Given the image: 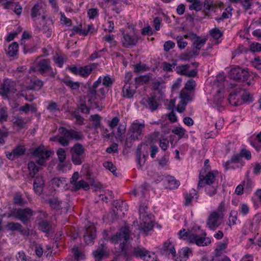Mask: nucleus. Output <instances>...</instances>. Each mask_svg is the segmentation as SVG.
<instances>
[{
	"instance_id": "f257e3e1",
	"label": "nucleus",
	"mask_w": 261,
	"mask_h": 261,
	"mask_svg": "<svg viewBox=\"0 0 261 261\" xmlns=\"http://www.w3.org/2000/svg\"><path fill=\"white\" fill-rule=\"evenodd\" d=\"M130 230L127 224L121 227L118 232L111 237V241L114 243L120 242L119 248L122 255L125 256L126 255V242L129 239Z\"/></svg>"
},
{
	"instance_id": "f03ea898",
	"label": "nucleus",
	"mask_w": 261,
	"mask_h": 261,
	"mask_svg": "<svg viewBox=\"0 0 261 261\" xmlns=\"http://www.w3.org/2000/svg\"><path fill=\"white\" fill-rule=\"evenodd\" d=\"M179 238L184 240H188L190 243H195L198 246H207L211 242L209 238L205 237L206 235L205 232L202 234H197L191 233L186 231V229L183 228L179 232Z\"/></svg>"
},
{
	"instance_id": "7ed1b4c3",
	"label": "nucleus",
	"mask_w": 261,
	"mask_h": 261,
	"mask_svg": "<svg viewBox=\"0 0 261 261\" xmlns=\"http://www.w3.org/2000/svg\"><path fill=\"white\" fill-rule=\"evenodd\" d=\"M145 127L144 121L141 122L138 120H135L130 126L128 136L126 139V143L142 139L144 135Z\"/></svg>"
},
{
	"instance_id": "20e7f679",
	"label": "nucleus",
	"mask_w": 261,
	"mask_h": 261,
	"mask_svg": "<svg viewBox=\"0 0 261 261\" xmlns=\"http://www.w3.org/2000/svg\"><path fill=\"white\" fill-rule=\"evenodd\" d=\"M71 160L75 165H81L86 158L85 149L82 144L76 143L70 148Z\"/></svg>"
},
{
	"instance_id": "39448f33",
	"label": "nucleus",
	"mask_w": 261,
	"mask_h": 261,
	"mask_svg": "<svg viewBox=\"0 0 261 261\" xmlns=\"http://www.w3.org/2000/svg\"><path fill=\"white\" fill-rule=\"evenodd\" d=\"M34 214V211L30 208H13L8 214V217H13L20 220L23 224H26Z\"/></svg>"
},
{
	"instance_id": "423d86ee",
	"label": "nucleus",
	"mask_w": 261,
	"mask_h": 261,
	"mask_svg": "<svg viewBox=\"0 0 261 261\" xmlns=\"http://www.w3.org/2000/svg\"><path fill=\"white\" fill-rule=\"evenodd\" d=\"M37 68L38 72L44 76L54 77L56 74L50 66L49 59H42L39 61L37 64Z\"/></svg>"
},
{
	"instance_id": "0eeeda50",
	"label": "nucleus",
	"mask_w": 261,
	"mask_h": 261,
	"mask_svg": "<svg viewBox=\"0 0 261 261\" xmlns=\"http://www.w3.org/2000/svg\"><path fill=\"white\" fill-rule=\"evenodd\" d=\"M45 202L49 205L52 209L61 210L64 213L67 212L70 207V205L67 202L61 200L56 197H49L45 200Z\"/></svg>"
},
{
	"instance_id": "6e6552de",
	"label": "nucleus",
	"mask_w": 261,
	"mask_h": 261,
	"mask_svg": "<svg viewBox=\"0 0 261 261\" xmlns=\"http://www.w3.org/2000/svg\"><path fill=\"white\" fill-rule=\"evenodd\" d=\"M133 254L136 257H139L146 261H155L156 255L153 252H150L145 248L142 247H137L133 249Z\"/></svg>"
},
{
	"instance_id": "1a4fd4ad",
	"label": "nucleus",
	"mask_w": 261,
	"mask_h": 261,
	"mask_svg": "<svg viewBox=\"0 0 261 261\" xmlns=\"http://www.w3.org/2000/svg\"><path fill=\"white\" fill-rule=\"evenodd\" d=\"M59 132L61 135H64L65 138L69 140H74L80 141L84 138L82 132L72 129H67L64 127H60L59 128Z\"/></svg>"
},
{
	"instance_id": "9d476101",
	"label": "nucleus",
	"mask_w": 261,
	"mask_h": 261,
	"mask_svg": "<svg viewBox=\"0 0 261 261\" xmlns=\"http://www.w3.org/2000/svg\"><path fill=\"white\" fill-rule=\"evenodd\" d=\"M199 180L197 187L198 189H200L206 185H211L214 183L216 179V176L211 172L205 173V171H204L203 172L201 171L199 174Z\"/></svg>"
},
{
	"instance_id": "9b49d317",
	"label": "nucleus",
	"mask_w": 261,
	"mask_h": 261,
	"mask_svg": "<svg viewBox=\"0 0 261 261\" xmlns=\"http://www.w3.org/2000/svg\"><path fill=\"white\" fill-rule=\"evenodd\" d=\"M16 92L15 83L10 80H5L0 88V94L3 96L8 97V95L14 94Z\"/></svg>"
},
{
	"instance_id": "f8f14e48",
	"label": "nucleus",
	"mask_w": 261,
	"mask_h": 261,
	"mask_svg": "<svg viewBox=\"0 0 261 261\" xmlns=\"http://www.w3.org/2000/svg\"><path fill=\"white\" fill-rule=\"evenodd\" d=\"M229 76L232 79L245 82L248 80L249 75L247 70L240 67H236L230 70Z\"/></svg>"
},
{
	"instance_id": "ddd939ff",
	"label": "nucleus",
	"mask_w": 261,
	"mask_h": 261,
	"mask_svg": "<svg viewBox=\"0 0 261 261\" xmlns=\"http://www.w3.org/2000/svg\"><path fill=\"white\" fill-rule=\"evenodd\" d=\"M160 99L156 95H151V96L143 99L142 103L145 107L151 111L153 112L156 110L160 105Z\"/></svg>"
},
{
	"instance_id": "4468645a",
	"label": "nucleus",
	"mask_w": 261,
	"mask_h": 261,
	"mask_svg": "<svg viewBox=\"0 0 261 261\" xmlns=\"http://www.w3.org/2000/svg\"><path fill=\"white\" fill-rule=\"evenodd\" d=\"M221 215L216 211L212 212L209 215L207 221L206 225L211 230H215L220 225L219 219L221 218Z\"/></svg>"
},
{
	"instance_id": "2eb2a0df",
	"label": "nucleus",
	"mask_w": 261,
	"mask_h": 261,
	"mask_svg": "<svg viewBox=\"0 0 261 261\" xmlns=\"http://www.w3.org/2000/svg\"><path fill=\"white\" fill-rule=\"evenodd\" d=\"M223 3L218 0H204L203 4L204 16H208L215 7H221Z\"/></svg>"
},
{
	"instance_id": "dca6fc26",
	"label": "nucleus",
	"mask_w": 261,
	"mask_h": 261,
	"mask_svg": "<svg viewBox=\"0 0 261 261\" xmlns=\"http://www.w3.org/2000/svg\"><path fill=\"white\" fill-rule=\"evenodd\" d=\"M96 237V230L93 226H90L86 228L84 239L87 245H92Z\"/></svg>"
},
{
	"instance_id": "f3484780",
	"label": "nucleus",
	"mask_w": 261,
	"mask_h": 261,
	"mask_svg": "<svg viewBox=\"0 0 261 261\" xmlns=\"http://www.w3.org/2000/svg\"><path fill=\"white\" fill-rule=\"evenodd\" d=\"M101 83V77L100 76L98 80L95 82L92 86L88 88V96L89 97V101H91L93 98L98 99L99 95L97 94L96 88Z\"/></svg>"
},
{
	"instance_id": "a211bd4d",
	"label": "nucleus",
	"mask_w": 261,
	"mask_h": 261,
	"mask_svg": "<svg viewBox=\"0 0 261 261\" xmlns=\"http://www.w3.org/2000/svg\"><path fill=\"white\" fill-rule=\"evenodd\" d=\"M241 92L240 89H236L232 91L229 96V103L233 106H238L242 105V100H240L239 94Z\"/></svg>"
},
{
	"instance_id": "6ab92c4d",
	"label": "nucleus",
	"mask_w": 261,
	"mask_h": 261,
	"mask_svg": "<svg viewBox=\"0 0 261 261\" xmlns=\"http://www.w3.org/2000/svg\"><path fill=\"white\" fill-rule=\"evenodd\" d=\"M138 41L137 35H130L128 34H124L122 40L123 46L127 47L129 46L135 45Z\"/></svg>"
},
{
	"instance_id": "aec40b11",
	"label": "nucleus",
	"mask_w": 261,
	"mask_h": 261,
	"mask_svg": "<svg viewBox=\"0 0 261 261\" xmlns=\"http://www.w3.org/2000/svg\"><path fill=\"white\" fill-rule=\"evenodd\" d=\"M44 181L42 176H37L34 181L33 189L35 192L40 195L43 191Z\"/></svg>"
},
{
	"instance_id": "412c9836",
	"label": "nucleus",
	"mask_w": 261,
	"mask_h": 261,
	"mask_svg": "<svg viewBox=\"0 0 261 261\" xmlns=\"http://www.w3.org/2000/svg\"><path fill=\"white\" fill-rule=\"evenodd\" d=\"M50 152L49 150H45L44 147H39L33 151V155L40 159L46 160L50 156Z\"/></svg>"
},
{
	"instance_id": "4be33fe9",
	"label": "nucleus",
	"mask_w": 261,
	"mask_h": 261,
	"mask_svg": "<svg viewBox=\"0 0 261 261\" xmlns=\"http://www.w3.org/2000/svg\"><path fill=\"white\" fill-rule=\"evenodd\" d=\"M242 159L240 153H237L233 155L230 160H228L224 164V167L226 170L230 168H234L233 163H238Z\"/></svg>"
},
{
	"instance_id": "5701e85b",
	"label": "nucleus",
	"mask_w": 261,
	"mask_h": 261,
	"mask_svg": "<svg viewBox=\"0 0 261 261\" xmlns=\"http://www.w3.org/2000/svg\"><path fill=\"white\" fill-rule=\"evenodd\" d=\"M198 195L197 192L195 189H192L190 191L189 193H187L185 195V202L184 204L186 206H189L191 204L192 200L194 199V197L197 200L198 198Z\"/></svg>"
},
{
	"instance_id": "b1692460",
	"label": "nucleus",
	"mask_w": 261,
	"mask_h": 261,
	"mask_svg": "<svg viewBox=\"0 0 261 261\" xmlns=\"http://www.w3.org/2000/svg\"><path fill=\"white\" fill-rule=\"evenodd\" d=\"M43 82L41 80H31L30 84L26 88L29 90H39L43 87Z\"/></svg>"
},
{
	"instance_id": "393cba45",
	"label": "nucleus",
	"mask_w": 261,
	"mask_h": 261,
	"mask_svg": "<svg viewBox=\"0 0 261 261\" xmlns=\"http://www.w3.org/2000/svg\"><path fill=\"white\" fill-rule=\"evenodd\" d=\"M144 223L141 224L139 227V229L143 231L145 234L153 229V225L152 224L150 219L146 218L143 220Z\"/></svg>"
},
{
	"instance_id": "a878e982",
	"label": "nucleus",
	"mask_w": 261,
	"mask_h": 261,
	"mask_svg": "<svg viewBox=\"0 0 261 261\" xmlns=\"http://www.w3.org/2000/svg\"><path fill=\"white\" fill-rule=\"evenodd\" d=\"M149 186V185L148 184L144 182L140 186L135 189L132 192V194H134L135 196H137V195H140L142 197H144L145 196V192L147 190Z\"/></svg>"
},
{
	"instance_id": "bb28decb",
	"label": "nucleus",
	"mask_w": 261,
	"mask_h": 261,
	"mask_svg": "<svg viewBox=\"0 0 261 261\" xmlns=\"http://www.w3.org/2000/svg\"><path fill=\"white\" fill-rule=\"evenodd\" d=\"M95 67L96 66L94 64L80 67V76L83 77L88 76Z\"/></svg>"
},
{
	"instance_id": "cd10ccee",
	"label": "nucleus",
	"mask_w": 261,
	"mask_h": 261,
	"mask_svg": "<svg viewBox=\"0 0 261 261\" xmlns=\"http://www.w3.org/2000/svg\"><path fill=\"white\" fill-rule=\"evenodd\" d=\"M38 226L39 229L44 232L49 233L51 231V224L46 220L41 221L39 223Z\"/></svg>"
},
{
	"instance_id": "c85d7f7f",
	"label": "nucleus",
	"mask_w": 261,
	"mask_h": 261,
	"mask_svg": "<svg viewBox=\"0 0 261 261\" xmlns=\"http://www.w3.org/2000/svg\"><path fill=\"white\" fill-rule=\"evenodd\" d=\"M28 167L29 170V175L32 177H34L41 169L40 167L37 166L35 163L33 161H30L29 162L28 164Z\"/></svg>"
},
{
	"instance_id": "c756f323",
	"label": "nucleus",
	"mask_w": 261,
	"mask_h": 261,
	"mask_svg": "<svg viewBox=\"0 0 261 261\" xmlns=\"http://www.w3.org/2000/svg\"><path fill=\"white\" fill-rule=\"evenodd\" d=\"M241 92L239 94V96L241 97L240 100H242V103H250L253 101V97L249 93L246 92L245 90L240 89Z\"/></svg>"
},
{
	"instance_id": "7c9ffc66",
	"label": "nucleus",
	"mask_w": 261,
	"mask_h": 261,
	"mask_svg": "<svg viewBox=\"0 0 261 261\" xmlns=\"http://www.w3.org/2000/svg\"><path fill=\"white\" fill-rule=\"evenodd\" d=\"M148 208V207L144 203H141L139 208V213L140 218L142 219V220H144L146 219V218H148V219H151V215H149L146 210Z\"/></svg>"
},
{
	"instance_id": "2f4dec72",
	"label": "nucleus",
	"mask_w": 261,
	"mask_h": 261,
	"mask_svg": "<svg viewBox=\"0 0 261 261\" xmlns=\"http://www.w3.org/2000/svg\"><path fill=\"white\" fill-rule=\"evenodd\" d=\"M122 92L123 97L127 98H132L135 93V91L130 89V85L127 83L123 86Z\"/></svg>"
},
{
	"instance_id": "473e14b6",
	"label": "nucleus",
	"mask_w": 261,
	"mask_h": 261,
	"mask_svg": "<svg viewBox=\"0 0 261 261\" xmlns=\"http://www.w3.org/2000/svg\"><path fill=\"white\" fill-rule=\"evenodd\" d=\"M165 181L168 184L170 189H176L180 185L179 181L172 176H167Z\"/></svg>"
},
{
	"instance_id": "72a5a7b5",
	"label": "nucleus",
	"mask_w": 261,
	"mask_h": 261,
	"mask_svg": "<svg viewBox=\"0 0 261 261\" xmlns=\"http://www.w3.org/2000/svg\"><path fill=\"white\" fill-rule=\"evenodd\" d=\"M89 188V184L83 180L75 182L73 185V189L74 191H77L82 188L85 190H88Z\"/></svg>"
},
{
	"instance_id": "f704fd0d",
	"label": "nucleus",
	"mask_w": 261,
	"mask_h": 261,
	"mask_svg": "<svg viewBox=\"0 0 261 261\" xmlns=\"http://www.w3.org/2000/svg\"><path fill=\"white\" fill-rule=\"evenodd\" d=\"M42 9V5L41 3L36 4L32 8L31 10V17L32 18H35L37 16L41 15V11Z\"/></svg>"
},
{
	"instance_id": "c9c22d12",
	"label": "nucleus",
	"mask_w": 261,
	"mask_h": 261,
	"mask_svg": "<svg viewBox=\"0 0 261 261\" xmlns=\"http://www.w3.org/2000/svg\"><path fill=\"white\" fill-rule=\"evenodd\" d=\"M187 2L192 3L189 6L190 10H194L196 11H199L202 9V3L200 0H187Z\"/></svg>"
},
{
	"instance_id": "e433bc0d",
	"label": "nucleus",
	"mask_w": 261,
	"mask_h": 261,
	"mask_svg": "<svg viewBox=\"0 0 261 261\" xmlns=\"http://www.w3.org/2000/svg\"><path fill=\"white\" fill-rule=\"evenodd\" d=\"M18 44L16 42H13L9 45L7 54L10 57H14L18 52Z\"/></svg>"
},
{
	"instance_id": "4c0bfd02",
	"label": "nucleus",
	"mask_w": 261,
	"mask_h": 261,
	"mask_svg": "<svg viewBox=\"0 0 261 261\" xmlns=\"http://www.w3.org/2000/svg\"><path fill=\"white\" fill-rule=\"evenodd\" d=\"M38 28L40 31L46 35V37L49 38L51 36L53 32L52 25L44 24L38 27Z\"/></svg>"
},
{
	"instance_id": "58836bf2",
	"label": "nucleus",
	"mask_w": 261,
	"mask_h": 261,
	"mask_svg": "<svg viewBox=\"0 0 261 261\" xmlns=\"http://www.w3.org/2000/svg\"><path fill=\"white\" fill-rule=\"evenodd\" d=\"M60 136H55L50 139V140L53 141H58L61 145L63 146H68L69 144L68 139H66L64 135Z\"/></svg>"
},
{
	"instance_id": "ea45409f",
	"label": "nucleus",
	"mask_w": 261,
	"mask_h": 261,
	"mask_svg": "<svg viewBox=\"0 0 261 261\" xmlns=\"http://www.w3.org/2000/svg\"><path fill=\"white\" fill-rule=\"evenodd\" d=\"M14 124L19 129L24 127L26 122L25 119L20 116H15L13 118Z\"/></svg>"
},
{
	"instance_id": "a19ab883",
	"label": "nucleus",
	"mask_w": 261,
	"mask_h": 261,
	"mask_svg": "<svg viewBox=\"0 0 261 261\" xmlns=\"http://www.w3.org/2000/svg\"><path fill=\"white\" fill-rule=\"evenodd\" d=\"M62 81L65 85L72 90H78L80 88V84L78 82H73L70 80L67 79L63 80Z\"/></svg>"
},
{
	"instance_id": "79ce46f5",
	"label": "nucleus",
	"mask_w": 261,
	"mask_h": 261,
	"mask_svg": "<svg viewBox=\"0 0 261 261\" xmlns=\"http://www.w3.org/2000/svg\"><path fill=\"white\" fill-rule=\"evenodd\" d=\"M26 151L24 146L22 145H17L13 149V153L16 158L23 155Z\"/></svg>"
},
{
	"instance_id": "37998d69",
	"label": "nucleus",
	"mask_w": 261,
	"mask_h": 261,
	"mask_svg": "<svg viewBox=\"0 0 261 261\" xmlns=\"http://www.w3.org/2000/svg\"><path fill=\"white\" fill-rule=\"evenodd\" d=\"M180 97L181 101L188 102L192 100V95L190 92L185 89H182L180 94Z\"/></svg>"
},
{
	"instance_id": "c03bdc74",
	"label": "nucleus",
	"mask_w": 261,
	"mask_h": 261,
	"mask_svg": "<svg viewBox=\"0 0 261 261\" xmlns=\"http://www.w3.org/2000/svg\"><path fill=\"white\" fill-rule=\"evenodd\" d=\"M205 187V192L208 196L213 197L216 194L217 187L211 185H206Z\"/></svg>"
},
{
	"instance_id": "a18cd8bd",
	"label": "nucleus",
	"mask_w": 261,
	"mask_h": 261,
	"mask_svg": "<svg viewBox=\"0 0 261 261\" xmlns=\"http://www.w3.org/2000/svg\"><path fill=\"white\" fill-rule=\"evenodd\" d=\"M190 67L189 64H185L177 66L175 71L178 74L186 75L188 70Z\"/></svg>"
},
{
	"instance_id": "49530a36",
	"label": "nucleus",
	"mask_w": 261,
	"mask_h": 261,
	"mask_svg": "<svg viewBox=\"0 0 261 261\" xmlns=\"http://www.w3.org/2000/svg\"><path fill=\"white\" fill-rule=\"evenodd\" d=\"M238 214V213L237 211L232 210L230 211L228 218L229 225L231 224L234 225L237 224Z\"/></svg>"
},
{
	"instance_id": "de8ad7c7",
	"label": "nucleus",
	"mask_w": 261,
	"mask_h": 261,
	"mask_svg": "<svg viewBox=\"0 0 261 261\" xmlns=\"http://www.w3.org/2000/svg\"><path fill=\"white\" fill-rule=\"evenodd\" d=\"M143 159H144V161H143V163H142V162L141 159V146L139 145L136 150V161L138 163V164L139 165L140 168H141L142 165L145 162V158L144 155H143Z\"/></svg>"
},
{
	"instance_id": "09e8293b",
	"label": "nucleus",
	"mask_w": 261,
	"mask_h": 261,
	"mask_svg": "<svg viewBox=\"0 0 261 261\" xmlns=\"http://www.w3.org/2000/svg\"><path fill=\"white\" fill-rule=\"evenodd\" d=\"M7 228L12 231L17 230L22 232L23 230L21 225L18 223L10 222L7 224Z\"/></svg>"
},
{
	"instance_id": "8fccbe9b",
	"label": "nucleus",
	"mask_w": 261,
	"mask_h": 261,
	"mask_svg": "<svg viewBox=\"0 0 261 261\" xmlns=\"http://www.w3.org/2000/svg\"><path fill=\"white\" fill-rule=\"evenodd\" d=\"M19 110L25 114H28L30 111H31L33 112H36V109L34 105H30L28 103H25L24 106L20 107Z\"/></svg>"
},
{
	"instance_id": "3c124183",
	"label": "nucleus",
	"mask_w": 261,
	"mask_h": 261,
	"mask_svg": "<svg viewBox=\"0 0 261 261\" xmlns=\"http://www.w3.org/2000/svg\"><path fill=\"white\" fill-rule=\"evenodd\" d=\"M8 114L7 109L5 107L0 108V123H2L7 121Z\"/></svg>"
},
{
	"instance_id": "603ef678",
	"label": "nucleus",
	"mask_w": 261,
	"mask_h": 261,
	"mask_svg": "<svg viewBox=\"0 0 261 261\" xmlns=\"http://www.w3.org/2000/svg\"><path fill=\"white\" fill-rule=\"evenodd\" d=\"M210 34L215 40H218L223 35V33L217 28L212 29Z\"/></svg>"
},
{
	"instance_id": "864d4df0",
	"label": "nucleus",
	"mask_w": 261,
	"mask_h": 261,
	"mask_svg": "<svg viewBox=\"0 0 261 261\" xmlns=\"http://www.w3.org/2000/svg\"><path fill=\"white\" fill-rule=\"evenodd\" d=\"M65 178L63 177H55L52 179L51 184L54 187H59L65 184Z\"/></svg>"
},
{
	"instance_id": "5fc2aeb1",
	"label": "nucleus",
	"mask_w": 261,
	"mask_h": 261,
	"mask_svg": "<svg viewBox=\"0 0 261 261\" xmlns=\"http://www.w3.org/2000/svg\"><path fill=\"white\" fill-rule=\"evenodd\" d=\"M57 154L60 162H64L66 159V152L64 149L60 148L57 151Z\"/></svg>"
},
{
	"instance_id": "6e6d98bb",
	"label": "nucleus",
	"mask_w": 261,
	"mask_h": 261,
	"mask_svg": "<svg viewBox=\"0 0 261 261\" xmlns=\"http://www.w3.org/2000/svg\"><path fill=\"white\" fill-rule=\"evenodd\" d=\"M195 57L196 56L192 54L191 50L187 49L186 53L180 55V59L182 61H189Z\"/></svg>"
},
{
	"instance_id": "4d7b16f0",
	"label": "nucleus",
	"mask_w": 261,
	"mask_h": 261,
	"mask_svg": "<svg viewBox=\"0 0 261 261\" xmlns=\"http://www.w3.org/2000/svg\"><path fill=\"white\" fill-rule=\"evenodd\" d=\"M13 202L14 204L19 206H23L26 203L25 200L22 198V196L20 194H16L14 196Z\"/></svg>"
},
{
	"instance_id": "13d9d810",
	"label": "nucleus",
	"mask_w": 261,
	"mask_h": 261,
	"mask_svg": "<svg viewBox=\"0 0 261 261\" xmlns=\"http://www.w3.org/2000/svg\"><path fill=\"white\" fill-rule=\"evenodd\" d=\"M172 133L178 136L179 139H181L184 137L186 130L182 127H176L172 130Z\"/></svg>"
},
{
	"instance_id": "bf43d9fd",
	"label": "nucleus",
	"mask_w": 261,
	"mask_h": 261,
	"mask_svg": "<svg viewBox=\"0 0 261 261\" xmlns=\"http://www.w3.org/2000/svg\"><path fill=\"white\" fill-rule=\"evenodd\" d=\"M92 120L93 121V125L95 128H97L100 126L101 117L98 114H95L91 116Z\"/></svg>"
},
{
	"instance_id": "052dcab7",
	"label": "nucleus",
	"mask_w": 261,
	"mask_h": 261,
	"mask_svg": "<svg viewBox=\"0 0 261 261\" xmlns=\"http://www.w3.org/2000/svg\"><path fill=\"white\" fill-rule=\"evenodd\" d=\"M103 167L110 171L112 172L114 175L116 174V167L111 162L106 161L103 163Z\"/></svg>"
},
{
	"instance_id": "680f3d73",
	"label": "nucleus",
	"mask_w": 261,
	"mask_h": 261,
	"mask_svg": "<svg viewBox=\"0 0 261 261\" xmlns=\"http://www.w3.org/2000/svg\"><path fill=\"white\" fill-rule=\"evenodd\" d=\"M231 10L232 9L230 8H226L225 11L223 12L221 17L219 18H216V20L219 21L220 20H222L224 19L229 18L232 15L231 12Z\"/></svg>"
},
{
	"instance_id": "e2e57ef3",
	"label": "nucleus",
	"mask_w": 261,
	"mask_h": 261,
	"mask_svg": "<svg viewBox=\"0 0 261 261\" xmlns=\"http://www.w3.org/2000/svg\"><path fill=\"white\" fill-rule=\"evenodd\" d=\"M206 42L205 39H200L198 37L193 42L192 45L196 47L198 49L200 50L202 47L205 44Z\"/></svg>"
},
{
	"instance_id": "0e129e2a",
	"label": "nucleus",
	"mask_w": 261,
	"mask_h": 261,
	"mask_svg": "<svg viewBox=\"0 0 261 261\" xmlns=\"http://www.w3.org/2000/svg\"><path fill=\"white\" fill-rule=\"evenodd\" d=\"M196 86V83L193 80H190L187 81L185 84V88L186 90L192 91L194 90Z\"/></svg>"
},
{
	"instance_id": "69168bd1",
	"label": "nucleus",
	"mask_w": 261,
	"mask_h": 261,
	"mask_svg": "<svg viewBox=\"0 0 261 261\" xmlns=\"http://www.w3.org/2000/svg\"><path fill=\"white\" fill-rule=\"evenodd\" d=\"M176 39L178 47L180 49H184L187 45L188 43L186 41H184L181 36H177Z\"/></svg>"
},
{
	"instance_id": "338daca9",
	"label": "nucleus",
	"mask_w": 261,
	"mask_h": 261,
	"mask_svg": "<svg viewBox=\"0 0 261 261\" xmlns=\"http://www.w3.org/2000/svg\"><path fill=\"white\" fill-rule=\"evenodd\" d=\"M149 78L147 76L142 75L135 78V83L138 85H142L147 82Z\"/></svg>"
},
{
	"instance_id": "774afa93",
	"label": "nucleus",
	"mask_w": 261,
	"mask_h": 261,
	"mask_svg": "<svg viewBox=\"0 0 261 261\" xmlns=\"http://www.w3.org/2000/svg\"><path fill=\"white\" fill-rule=\"evenodd\" d=\"M159 144L160 147L164 151L166 150L169 147V141L166 138L160 139Z\"/></svg>"
}]
</instances>
